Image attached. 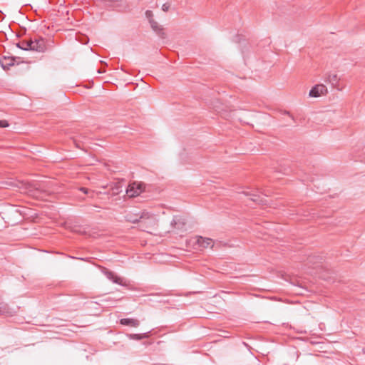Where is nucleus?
<instances>
[{
    "label": "nucleus",
    "mask_w": 365,
    "mask_h": 365,
    "mask_svg": "<svg viewBox=\"0 0 365 365\" xmlns=\"http://www.w3.org/2000/svg\"><path fill=\"white\" fill-rule=\"evenodd\" d=\"M144 190L143 184L134 182L130 183L126 189V194L129 197H135Z\"/></svg>",
    "instance_id": "1"
},
{
    "label": "nucleus",
    "mask_w": 365,
    "mask_h": 365,
    "mask_svg": "<svg viewBox=\"0 0 365 365\" xmlns=\"http://www.w3.org/2000/svg\"><path fill=\"white\" fill-rule=\"evenodd\" d=\"M149 219H151L153 225H158V219L157 215L154 213H152L150 212L144 210L140 212L139 219H133L130 220L133 223L138 222H145V221L148 220Z\"/></svg>",
    "instance_id": "2"
},
{
    "label": "nucleus",
    "mask_w": 365,
    "mask_h": 365,
    "mask_svg": "<svg viewBox=\"0 0 365 365\" xmlns=\"http://www.w3.org/2000/svg\"><path fill=\"white\" fill-rule=\"evenodd\" d=\"M21 192L29 194L34 197H38L37 192H38L37 188H35L31 184L26 182H19V185H18Z\"/></svg>",
    "instance_id": "3"
},
{
    "label": "nucleus",
    "mask_w": 365,
    "mask_h": 365,
    "mask_svg": "<svg viewBox=\"0 0 365 365\" xmlns=\"http://www.w3.org/2000/svg\"><path fill=\"white\" fill-rule=\"evenodd\" d=\"M328 93L327 86L324 84H317L314 86L309 91L310 97L317 98L324 96Z\"/></svg>",
    "instance_id": "4"
},
{
    "label": "nucleus",
    "mask_w": 365,
    "mask_h": 365,
    "mask_svg": "<svg viewBox=\"0 0 365 365\" xmlns=\"http://www.w3.org/2000/svg\"><path fill=\"white\" fill-rule=\"evenodd\" d=\"M31 48L30 51L37 52H44L46 49L45 41L43 38L32 40L30 39Z\"/></svg>",
    "instance_id": "5"
},
{
    "label": "nucleus",
    "mask_w": 365,
    "mask_h": 365,
    "mask_svg": "<svg viewBox=\"0 0 365 365\" xmlns=\"http://www.w3.org/2000/svg\"><path fill=\"white\" fill-rule=\"evenodd\" d=\"M242 193L247 197H249L250 199L258 204H264L266 203V200H264L261 196H259L256 192H252L250 190H243Z\"/></svg>",
    "instance_id": "6"
},
{
    "label": "nucleus",
    "mask_w": 365,
    "mask_h": 365,
    "mask_svg": "<svg viewBox=\"0 0 365 365\" xmlns=\"http://www.w3.org/2000/svg\"><path fill=\"white\" fill-rule=\"evenodd\" d=\"M196 243L202 248L212 247L213 242L210 238H204L202 237H196Z\"/></svg>",
    "instance_id": "7"
},
{
    "label": "nucleus",
    "mask_w": 365,
    "mask_h": 365,
    "mask_svg": "<svg viewBox=\"0 0 365 365\" xmlns=\"http://www.w3.org/2000/svg\"><path fill=\"white\" fill-rule=\"evenodd\" d=\"M103 273L107 277V278L108 279H110V281H112L113 283L118 284L120 285L124 284L123 282V279L121 278L117 277L116 275H115L114 273H113L112 272H110L108 269H105L103 271Z\"/></svg>",
    "instance_id": "8"
},
{
    "label": "nucleus",
    "mask_w": 365,
    "mask_h": 365,
    "mask_svg": "<svg viewBox=\"0 0 365 365\" xmlns=\"http://www.w3.org/2000/svg\"><path fill=\"white\" fill-rule=\"evenodd\" d=\"M325 82L331 83L333 86L336 87L339 81V78L336 73H327L324 79Z\"/></svg>",
    "instance_id": "9"
},
{
    "label": "nucleus",
    "mask_w": 365,
    "mask_h": 365,
    "mask_svg": "<svg viewBox=\"0 0 365 365\" xmlns=\"http://www.w3.org/2000/svg\"><path fill=\"white\" fill-rule=\"evenodd\" d=\"M120 324L123 325H126L132 327H137L139 326L140 322L136 319L125 318L120 319Z\"/></svg>",
    "instance_id": "10"
},
{
    "label": "nucleus",
    "mask_w": 365,
    "mask_h": 365,
    "mask_svg": "<svg viewBox=\"0 0 365 365\" xmlns=\"http://www.w3.org/2000/svg\"><path fill=\"white\" fill-rule=\"evenodd\" d=\"M171 225H173L177 229H181L182 228V226L184 225L183 219L180 217L175 216L174 217Z\"/></svg>",
    "instance_id": "11"
},
{
    "label": "nucleus",
    "mask_w": 365,
    "mask_h": 365,
    "mask_svg": "<svg viewBox=\"0 0 365 365\" xmlns=\"http://www.w3.org/2000/svg\"><path fill=\"white\" fill-rule=\"evenodd\" d=\"M17 47L24 51H30V40H24L16 44Z\"/></svg>",
    "instance_id": "12"
},
{
    "label": "nucleus",
    "mask_w": 365,
    "mask_h": 365,
    "mask_svg": "<svg viewBox=\"0 0 365 365\" xmlns=\"http://www.w3.org/2000/svg\"><path fill=\"white\" fill-rule=\"evenodd\" d=\"M150 25L153 31L157 33H159L163 31L161 26L158 24L157 21H155L153 19H150Z\"/></svg>",
    "instance_id": "13"
},
{
    "label": "nucleus",
    "mask_w": 365,
    "mask_h": 365,
    "mask_svg": "<svg viewBox=\"0 0 365 365\" xmlns=\"http://www.w3.org/2000/svg\"><path fill=\"white\" fill-rule=\"evenodd\" d=\"M148 337V334L147 333H144V334H134L130 335V338L131 339H135V340H140L143 339H146Z\"/></svg>",
    "instance_id": "14"
},
{
    "label": "nucleus",
    "mask_w": 365,
    "mask_h": 365,
    "mask_svg": "<svg viewBox=\"0 0 365 365\" xmlns=\"http://www.w3.org/2000/svg\"><path fill=\"white\" fill-rule=\"evenodd\" d=\"M9 308L4 302H0V314H9Z\"/></svg>",
    "instance_id": "15"
},
{
    "label": "nucleus",
    "mask_w": 365,
    "mask_h": 365,
    "mask_svg": "<svg viewBox=\"0 0 365 365\" xmlns=\"http://www.w3.org/2000/svg\"><path fill=\"white\" fill-rule=\"evenodd\" d=\"M145 227L148 230H153L157 227L158 225H153L151 219H149L148 220L145 221L144 222Z\"/></svg>",
    "instance_id": "16"
},
{
    "label": "nucleus",
    "mask_w": 365,
    "mask_h": 365,
    "mask_svg": "<svg viewBox=\"0 0 365 365\" xmlns=\"http://www.w3.org/2000/svg\"><path fill=\"white\" fill-rule=\"evenodd\" d=\"M145 16L147 17V19L150 21V19H153V12L151 11L148 10V11H145Z\"/></svg>",
    "instance_id": "17"
},
{
    "label": "nucleus",
    "mask_w": 365,
    "mask_h": 365,
    "mask_svg": "<svg viewBox=\"0 0 365 365\" xmlns=\"http://www.w3.org/2000/svg\"><path fill=\"white\" fill-rule=\"evenodd\" d=\"M9 125L8 122L5 120H0V128H6Z\"/></svg>",
    "instance_id": "18"
},
{
    "label": "nucleus",
    "mask_w": 365,
    "mask_h": 365,
    "mask_svg": "<svg viewBox=\"0 0 365 365\" xmlns=\"http://www.w3.org/2000/svg\"><path fill=\"white\" fill-rule=\"evenodd\" d=\"M79 190H80L81 191H82V192H83V193H85V194H88V193H90V192H90L87 188H86V187H80V189H79Z\"/></svg>",
    "instance_id": "19"
},
{
    "label": "nucleus",
    "mask_w": 365,
    "mask_h": 365,
    "mask_svg": "<svg viewBox=\"0 0 365 365\" xmlns=\"http://www.w3.org/2000/svg\"><path fill=\"white\" fill-rule=\"evenodd\" d=\"M169 7H170V6H169L168 4H164L163 5V6H162V9H163L164 11H168Z\"/></svg>",
    "instance_id": "20"
},
{
    "label": "nucleus",
    "mask_w": 365,
    "mask_h": 365,
    "mask_svg": "<svg viewBox=\"0 0 365 365\" xmlns=\"http://www.w3.org/2000/svg\"><path fill=\"white\" fill-rule=\"evenodd\" d=\"M98 73H103V71H101V70H98Z\"/></svg>",
    "instance_id": "21"
}]
</instances>
